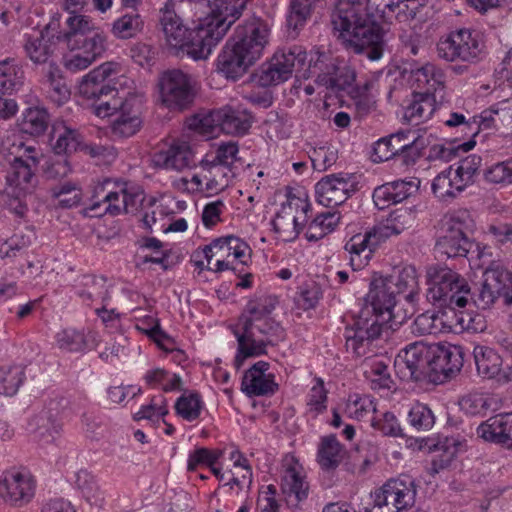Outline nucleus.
I'll use <instances>...</instances> for the list:
<instances>
[{
	"label": "nucleus",
	"instance_id": "36",
	"mask_svg": "<svg viewBox=\"0 0 512 512\" xmlns=\"http://www.w3.org/2000/svg\"><path fill=\"white\" fill-rule=\"evenodd\" d=\"M24 84V71L15 58L0 61V93L11 95L18 92Z\"/></svg>",
	"mask_w": 512,
	"mask_h": 512
},
{
	"label": "nucleus",
	"instance_id": "15",
	"mask_svg": "<svg viewBox=\"0 0 512 512\" xmlns=\"http://www.w3.org/2000/svg\"><path fill=\"white\" fill-rule=\"evenodd\" d=\"M195 79L179 69L163 72L159 78V92L162 104L170 110L183 111L195 98Z\"/></svg>",
	"mask_w": 512,
	"mask_h": 512
},
{
	"label": "nucleus",
	"instance_id": "42",
	"mask_svg": "<svg viewBox=\"0 0 512 512\" xmlns=\"http://www.w3.org/2000/svg\"><path fill=\"white\" fill-rule=\"evenodd\" d=\"M418 88L426 87L424 92L435 95L438 90L444 87L445 75L440 68L433 64H426L413 72Z\"/></svg>",
	"mask_w": 512,
	"mask_h": 512
},
{
	"label": "nucleus",
	"instance_id": "14",
	"mask_svg": "<svg viewBox=\"0 0 512 512\" xmlns=\"http://www.w3.org/2000/svg\"><path fill=\"white\" fill-rule=\"evenodd\" d=\"M497 300L506 307H512V271L500 263H492L483 273V283L473 297L479 309L491 308Z\"/></svg>",
	"mask_w": 512,
	"mask_h": 512
},
{
	"label": "nucleus",
	"instance_id": "17",
	"mask_svg": "<svg viewBox=\"0 0 512 512\" xmlns=\"http://www.w3.org/2000/svg\"><path fill=\"white\" fill-rule=\"evenodd\" d=\"M416 493L414 479L402 474L388 480L375 492L374 503L378 508L388 507L389 511L402 512L414 505Z\"/></svg>",
	"mask_w": 512,
	"mask_h": 512
},
{
	"label": "nucleus",
	"instance_id": "16",
	"mask_svg": "<svg viewBox=\"0 0 512 512\" xmlns=\"http://www.w3.org/2000/svg\"><path fill=\"white\" fill-rule=\"evenodd\" d=\"M341 62L325 52H311L304 77H315L318 85L345 90L352 85V75L343 74Z\"/></svg>",
	"mask_w": 512,
	"mask_h": 512
},
{
	"label": "nucleus",
	"instance_id": "31",
	"mask_svg": "<svg viewBox=\"0 0 512 512\" xmlns=\"http://www.w3.org/2000/svg\"><path fill=\"white\" fill-rule=\"evenodd\" d=\"M216 116L220 119V131L229 135H244L253 123V117L249 112L231 107L217 110Z\"/></svg>",
	"mask_w": 512,
	"mask_h": 512
},
{
	"label": "nucleus",
	"instance_id": "1",
	"mask_svg": "<svg viewBox=\"0 0 512 512\" xmlns=\"http://www.w3.org/2000/svg\"><path fill=\"white\" fill-rule=\"evenodd\" d=\"M209 13L189 30L176 12L165 7L160 22L166 42L174 54L193 60L208 58L231 25L242 15L245 0H206Z\"/></svg>",
	"mask_w": 512,
	"mask_h": 512
},
{
	"label": "nucleus",
	"instance_id": "48",
	"mask_svg": "<svg viewBox=\"0 0 512 512\" xmlns=\"http://www.w3.org/2000/svg\"><path fill=\"white\" fill-rule=\"evenodd\" d=\"M444 314L427 311L416 317L413 323L412 331L417 335H437L443 332L446 326L443 320Z\"/></svg>",
	"mask_w": 512,
	"mask_h": 512
},
{
	"label": "nucleus",
	"instance_id": "19",
	"mask_svg": "<svg viewBox=\"0 0 512 512\" xmlns=\"http://www.w3.org/2000/svg\"><path fill=\"white\" fill-rule=\"evenodd\" d=\"M195 257L203 256L208 264L214 257L227 260H238L240 264L247 265L251 257L250 246L242 239L228 235L214 239L206 245L201 252H196Z\"/></svg>",
	"mask_w": 512,
	"mask_h": 512
},
{
	"label": "nucleus",
	"instance_id": "39",
	"mask_svg": "<svg viewBox=\"0 0 512 512\" xmlns=\"http://www.w3.org/2000/svg\"><path fill=\"white\" fill-rule=\"evenodd\" d=\"M169 410L167 402L162 394L153 396L148 404L142 405L139 411L134 413L135 421H146L151 427L157 428L161 423H165V417Z\"/></svg>",
	"mask_w": 512,
	"mask_h": 512
},
{
	"label": "nucleus",
	"instance_id": "47",
	"mask_svg": "<svg viewBox=\"0 0 512 512\" xmlns=\"http://www.w3.org/2000/svg\"><path fill=\"white\" fill-rule=\"evenodd\" d=\"M50 117L46 109L40 107L28 108L21 122V130L27 134L38 136L48 128Z\"/></svg>",
	"mask_w": 512,
	"mask_h": 512
},
{
	"label": "nucleus",
	"instance_id": "20",
	"mask_svg": "<svg viewBox=\"0 0 512 512\" xmlns=\"http://www.w3.org/2000/svg\"><path fill=\"white\" fill-rule=\"evenodd\" d=\"M35 492V482L28 473L8 471L0 479V496L11 505L22 506Z\"/></svg>",
	"mask_w": 512,
	"mask_h": 512
},
{
	"label": "nucleus",
	"instance_id": "2",
	"mask_svg": "<svg viewBox=\"0 0 512 512\" xmlns=\"http://www.w3.org/2000/svg\"><path fill=\"white\" fill-rule=\"evenodd\" d=\"M398 295L389 278L374 277L369 292L359 302V310L354 314V353L360 355L358 343L377 339L384 327L402 324L414 311L398 306Z\"/></svg>",
	"mask_w": 512,
	"mask_h": 512
},
{
	"label": "nucleus",
	"instance_id": "10",
	"mask_svg": "<svg viewBox=\"0 0 512 512\" xmlns=\"http://www.w3.org/2000/svg\"><path fill=\"white\" fill-rule=\"evenodd\" d=\"M437 52L446 61L470 64L482 61L487 55L483 34L468 28L452 31L447 38L440 40Z\"/></svg>",
	"mask_w": 512,
	"mask_h": 512
},
{
	"label": "nucleus",
	"instance_id": "30",
	"mask_svg": "<svg viewBox=\"0 0 512 512\" xmlns=\"http://www.w3.org/2000/svg\"><path fill=\"white\" fill-rule=\"evenodd\" d=\"M334 34L346 48L352 47V0H336L332 14Z\"/></svg>",
	"mask_w": 512,
	"mask_h": 512
},
{
	"label": "nucleus",
	"instance_id": "35",
	"mask_svg": "<svg viewBox=\"0 0 512 512\" xmlns=\"http://www.w3.org/2000/svg\"><path fill=\"white\" fill-rule=\"evenodd\" d=\"M50 141L55 154L68 155L80 147L82 137L76 129L61 123L53 125Z\"/></svg>",
	"mask_w": 512,
	"mask_h": 512
},
{
	"label": "nucleus",
	"instance_id": "21",
	"mask_svg": "<svg viewBox=\"0 0 512 512\" xmlns=\"http://www.w3.org/2000/svg\"><path fill=\"white\" fill-rule=\"evenodd\" d=\"M350 175L331 174L323 177L315 185L316 201L327 207L334 208L343 204L349 197L352 190Z\"/></svg>",
	"mask_w": 512,
	"mask_h": 512
},
{
	"label": "nucleus",
	"instance_id": "7",
	"mask_svg": "<svg viewBox=\"0 0 512 512\" xmlns=\"http://www.w3.org/2000/svg\"><path fill=\"white\" fill-rule=\"evenodd\" d=\"M415 214L409 208H399L392 211L386 222L364 234H354V271L368 265L373 252L382 238L399 235L412 226Z\"/></svg>",
	"mask_w": 512,
	"mask_h": 512
},
{
	"label": "nucleus",
	"instance_id": "28",
	"mask_svg": "<svg viewBox=\"0 0 512 512\" xmlns=\"http://www.w3.org/2000/svg\"><path fill=\"white\" fill-rule=\"evenodd\" d=\"M403 109V120L418 125L430 119L435 112V95L429 92H414Z\"/></svg>",
	"mask_w": 512,
	"mask_h": 512
},
{
	"label": "nucleus",
	"instance_id": "3",
	"mask_svg": "<svg viewBox=\"0 0 512 512\" xmlns=\"http://www.w3.org/2000/svg\"><path fill=\"white\" fill-rule=\"evenodd\" d=\"M277 303L276 296L266 294L255 296L247 302L232 327L238 343L236 362L264 355L268 346L285 339L284 328L270 317Z\"/></svg>",
	"mask_w": 512,
	"mask_h": 512
},
{
	"label": "nucleus",
	"instance_id": "56",
	"mask_svg": "<svg viewBox=\"0 0 512 512\" xmlns=\"http://www.w3.org/2000/svg\"><path fill=\"white\" fill-rule=\"evenodd\" d=\"M51 194L62 208H72L81 200L80 190L72 182L60 183L51 188Z\"/></svg>",
	"mask_w": 512,
	"mask_h": 512
},
{
	"label": "nucleus",
	"instance_id": "12",
	"mask_svg": "<svg viewBox=\"0 0 512 512\" xmlns=\"http://www.w3.org/2000/svg\"><path fill=\"white\" fill-rule=\"evenodd\" d=\"M306 60L305 49L293 45L276 52L269 62L262 64L252 75L253 81L261 87L278 85L290 79L294 71L304 69Z\"/></svg>",
	"mask_w": 512,
	"mask_h": 512
},
{
	"label": "nucleus",
	"instance_id": "6",
	"mask_svg": "<svg viewBox=\"0 0 512 512\" xmlns=\"http://www.w3.org/2000/svg\"><path fill=\"white\" fill-rule=\"evenodd\" d=\"M427 299L440 305L463 308L471 296V289L461 275L442 265H432L427 269Z\"/></svg>",
	"mask_w": 512,
	"mask_h": 512
},
{
	"label": "nucleus",
	"instance_id": "33",
	"mask_svg": "<svg viewBox=\"0 0 512 512\" xmlns=\"http://www.w3.org/2000/svg\"><path fill=\"white\" fill-rule=\"evenodd\" d=\"M432 192L441 201L449 202L455 199L466 186L454 172V166L439 173L432 182Z\"/></svg>",
	"mask_w": 512,
	"mask_h": 512
},
{
	"label": "nucleus",
	"instance_id": "55",
	"mask_svg": "<svg viewBox=\"0 0 512 512\" xmlns=\"http://www.w3.org/2000/svg\"><path fill=\"white\" fill-rule=\"evenodd\" d=\"M67 30L64 33V38L67 43H71L75 39L82 38L83 36L93 33L92 21L84 15L71 14L66 20Z\"/></svg>",
	"mask_w": 512,
	"mask_h": 512
},
{
	"label": "nucleus",
	"instance_id": "23",
	"mask_svg": "<svg viewBox=\"0 0 512 512\" xmlns=\"http://www.w3.org/2000/svg\"><path fill=\"white\" fill-rule=\"evenodd\" d=\"M473 356L477 372L484 379L505 380L508 383H512V367L502 371V359L494 349L484 345H477L474 347Z\"/></svg>",
	"mask_w": 512,
	"mask_h": 512
},
{
	"label": "nucleus",
	"instance_id": "18",
	"mask_svg": "<svg viewBox=\"0 0 512 512\" xmlns=\"http://www.w3.org/2000/svg\"><path fill=\"white\" fill-rule=\"evenodd\" d=\"M119 73V64L105 62L85 75L79 84V93L96 101L99 98H108L116 92V88L110 86L111 81Z\"/></svg>",
	"mask_w": 512,
	"mask_h": 512
},
{
	"label": "nucleus",
	"instance_id": "24",
	"mask_svg": "<svg viewBox=\"0 0 512 512\" xmlns=\"http://www.w3.org/2000/svg\"><path fill=\"white\" fill-rule=\"evenodd\" d=\"M194 153L186 141H174L167 149L160 150L153 155L156 167L182 171L193 163Z\"/></svg>",
	"mask_w": 512,
	"mask_h": 512
},
{
	"label": "nucleus",
	"instance_id": "41",
	"mask_svg": "<svg viewBox=\"0 0 512 512\" xmlns=\"http://www.w3.org/2000/svg\"><path fill=\"white\" fill-rule=\"evenodd\" d=\"M47 76V95L52 102L61 106L70 99V90L61 75V70L52 62L49 64Z\"/></svg>",
	"mask_w": 512,
	"mask_h": 512
},
{
	"label": "nucleus",
	"instance_id": "54",
	"mask_svg": "<svg viewBox=\"0 0 512 512\" xmlns=\"http://www.w3.org/2000/svg\"><path fill=\"white\" fill-rule=\"evenodd\" d=\"M75 484L90 504L98 505L103 500L95 477L87 470H80L76 474Z\"/></svg>",
	"mask_w": 512,
	"mask_h": 512
},
{
	"label": "nucleus",
	"instance_id": "25",
	"mask_svg": "<svg viewBox=\"0 0 512 512\" xmlns=\"http://www.w3.org/2000/svg\"><path fill=\"white\" fill-rule=\"evenodd\" d=\"M477 434L485 441L512 448V413L489 418L478 426Z\"/></svg>",
	"mask_w": 512,
	"mask_h": 512
},
{
	"label": "nucleus",
	"instance_id": "5",
	"mask_svg": "<svg viewBox=\"0 0 512 512\" xmlns=\"http://www.w3.org/2000/svg\"><path fill=\"white\" fill-rule=\"evenodd\" d=\"M269 34L268 25L260 19L238 25L217 57L216 71L228 80L241 78L261 57Z\"/></svg>",
	"mask_w": 512,
	"mask_h": 512
},
{
	"label": "nucleus",
	"instance_id": "51",
	"mask_svg": "<svg viewBox=\"0 0 512 512\" xmlns=\"http://www.w3.org/2000/svg\"><path fill=\"white\" fill-rule=\"evenodd\" d=\"M335 214L330 212L317 215L307 226L305 237L310 242H316L324 238L334 230L336 224Z\"/></svg>",
	"mask_w": 512,
	"mask_h": 512
},
{
	"label": "nucleus",
	"instance_id": "50",
	"mask_svg": "<svg viewBox=\"0 0 512 512\" xmlns=\"http://www.w3.org/2000/svg\"><path fill=\"white\" fill-rule=\"evenodd\" d=\"M202 405L201 397L197 392H185L177 399L175 409L183 419L194 421L200 416Z\"/></svg>",
	"mask_w": 512,
	"mask_h": 512
},
{
	"label": "nucleus",
	"instance_id": "26",
	"mask_svg": "<svg viewBox=\"0 0 512 512\" xmlns=\"http://www.w3.org/2000/svg\"><path fill=\"white\" fill-rule=\"evenodd\" d=\"M141 99L135 95L126 98L124 109L112 124L113 134L128 138L136 134L142 125L140 117Z\"/></svg>",
	"mask_w": 512,
	"mask_h": 512
},
{
	"label": "nucleus",
	"instance_id": "45",
	"mask_svg": "<svg viewBox=\"0 0 512 512\" xmlns=\"http://www.w3.org/2000/svg\"><path fill=\"white\" fill-rule=\"evenodd\" d=\"M282 490L288 497L294 496L297 501H302L308 496L309 485L295 466H289L282 479Z\"/></svg>",
	"mask_w": 512,
	"mask_h": 512
},
{
	"label": "nucleus",
	"instance_id": "64",
	"mask_svg": "<svg viewBox=\"0 0 512 512\" xmlns=\"http://www.w3.org/2000/svg\"><path fill=\"white\" fill-rule=\"evenodd\" d=\"M481 165V157L477 155H470L462 159L456 167L454 172L458 175L463 184L468 187L474 182V176Z\"/></svg>",
	"mask_w": 512,
	"mask_h": 512
},
{
	"label": "nucleus",
	"instance_id": "57",
	"mask_svg": "<svg viewBox=\"0 0 512 512\" xmlns=\"http://www.w3.org/2000/svg\"><path fill=\"white\" fill-rule=\"evenodd\" d=\"M359 368L365 381H370L372 384H386L390 379L388 366L377 359L367 358Z\"/></svg>",
	"mask_w": 512,
	"mask_h": 512
},
{
	"label": "nucleus",
	"instance_id": "59",
	"mask_svg": "<svg viewBox=\"0 0 512 512\" xmlns=\"http://www.w3.org/2000/svg\"><path fill=\"white\" fill-rule=\"evenodd\" d=\"M269 363L258 361L250 369H248L241 384H276L275 375L269 372Z\"/></svg>",
	"mask_w": 512,
	"mask_h": 512
},
{
	"label": "nucleus",
	"instance_id": "8",
	"mask_svg": "<svg viewBox=\"0 0 512 512\" xmlns=\"http://www.w3.org/2000/svg\"><path fill=\"white\" fill-rule=\"evenodd\" d=\"M436 351L421 341L407 345L395 358L394 367L399 379L404 382H426L441 384L435 371Z\"/></svg>",
	"mask_w": 512,
	"mask_h": 512
},
{
	"label": "nucleus",
	"instance_id": "61",
	"mask_svg": "<svg viewBox=\"0 0 512 512\" xmlns=\"http://www.w3.org/2000/svg\"><path fill=\"white\" fill-rule=\"evenodd\" d=\"M126 99L118 96V91L110 94L108 98H99L93 102L92 107L94 113L100 118L109 117L116 112H120L124 109Z\"/></svg>",
	"mask_w": 512,
	"mask_h": 512
},
{
	"label": "nucleus",
	"instance_id": "4",
	"mask_svg": "<svg viewBox=\"0 0 512 512\" xmlns=\"http://www.w3.org/2000/svg\"><path fill=\"white\" fill-rule=\"evenodd\" d=\"M1 152L13 156V159L6 174L5 189L0 193V204L18 217H24L28 211L25 199L38 183L35 174L39 165L36 149L26 145L19 137H7L2 142Z\"/></svg>",
	"mask_w": 512,
	"mask_h": 512
},
{
	"label": "nucleus",
	"instance_id": "44",
	"mask_svg": "<svg viewBox=\"0 0 512 512\" xmlns=\"http://www.w3.org/2000/svg\"><path fill=\"white\" fill-rule=\"evenodd\" d=\"M105 43L106 38L102 34L93 32L82 38L75 39L71 43H68V46L71 50H78L93 61H96L106 50Z\"/></svg>",
	"mask_w": 512,
	"mask_h": 512
},
{
	"label": "nucleus",
	"instance_id": "11",
	"mask_svg": "<svg viewBox=\"0 0 512 512\" xmlns=\"http://www.w3.org/2000/svg\"><path fill=\"white\" fill-rule=\"evenodd\" d=\"M475 222L467 210H457L447 216L443 234L436 242L438 253L448 258L466 257L473 246L470 234Z\"/></svg>",
	"mask_w": 512,
	"mask_h": 512
},
{
	"label": "nucleus",
	"instance_id": "38",
	"mask_svg": "<svg viewBox=\"0 0 512 512\" xmlns=\"http://www.w3.org/2000/svg\"><path fill=\"white\" fill-rule=\"evenodd\" d=\"M376 84L374 78L358 81L354 75V108L358 117L367 115L374 108Z\"/></svg>",
	"mask_w": 512,
	"mask_h": 512
},
{
	"label": "nucleus",
	"instance_id": "27",
	"mask_svg": "<svg viewBox=\"0 0 512 512\" xmlns=\"http://www.w3.org/2000/svg\"><path fill=\"white\" fill-rule=\"evenodd\" d=\"M56 406V403L51 402L48 408L43 409L28 422V431L45 443L53 442L61 430Z\"/></svg>",
	"mask_w": 512,
	"mask_h": 512
},
{
	"label": "nucleus",
	"instance_id": "32",
	"mask_svg": "<svg viewBox=\"0 0 512 512\" xmlns=\"http://www.w3.org/2000/svg\"><path fill=\"white\" fill-rule=\"evenodd\" d=\"M386 278H389V284L392 285L398 296L404 295L405 300L409 303V309L413 310L415 298L419 292L416 268L411 265L405 266L398 271L397 275H390Z\"/></svg>",
	"mask_w": 512,
	"mask_h": 512
},
{
	"label": "nucleus",
	"instance_id": "22",
	"mask_svg": "<svg viewBox=\"0 0 512 512\" xmlns=\"http://www.w3.org/2000/svg\"><path fill=\"white\" fill-rule=\"evenodd\" d=\"M420 180L411 178L410 180H395L380 185L374 189L373 202L380 209H386L391 205L398 204L419 189Z\"/></svg>",
	"mask_w": 512,
	"mask_h": 512
},
{
	"label": "nucleus",
	"instance_id": "58",
	"mask_svg": "<svg viewBox=\"0 0 512 512\" xmlns=\"http://www.w3.org/2000/svg\"><path fill=\"white\" fill-rule=\"evenodd\" d=\"M222 452L219 450H210L205 447H198L189 454L187 461V470L196 471L199 466L215 465L218 459L221 457Z\"/></svg>",
	"mask_w": 512,
	"mask_h": 512
},
{
	"label": "nucleus",
	"instance_id": "29",
	"mask_svg": "<svg viewBox=\"0 0 512 512\" xmlns=\"http://www.w3.org/2000/svg\"><path fill=\"white\" fill-rule=\"evenodd\" d=\"M346 454L345 447L338 441L336 435H325L318 443L316 462L323 471H334Z\"/></svg>",
	"mask_w": 512,
	"mask_h": 512
},
{
	"label": "nucleus",
	"instance_id": "13",
	"mask_svg": "<svg viewBox=\"0 0 512 512\" xmlns=\"http://www.w3.org/2000/svg\"><path fill=\"white\" fill-rule=\"evenodd\" d=\"M427 144L424 136H415L410 130L398 131L375 143L374 161L384 162L396 157L405 165L414 164Z\"/></svg>",
	"mask_w": 512,
	"mask_h": 512
},
{
	"label": "nucleus",
	"instance_id": "37",
	"mask_svg": "<svg viewBox=\"0 0 512 512\" xmlns=\"http://www.w3.org/2000/svg\"><path fill=\"white\" fill-rule=\"evenodd\" d=\"M462 366L463 358L458 348L454 347L439 353L436 352L434 367L441 384L451 381L460 372Z\"/></svg>",
	"mask_w": 512,
	"mask_h": 512
},
{
	"label": "nucleus",
	"instance_id": "63",
	"mask_svg": "<svg viewBox=\"0 0 512 512\" xmlns=\"http://www.w3.org/2000/svg\"><path fill=\"white\" fill-rule=\"evenodd\" d=\"M121 192V204L105 206V212L111 215H119L121 212L132 213L138 209L139 204L144 199L142 193H130L126 189H121Z\"/></svg>",
	"mask_w": 512,
	"mask_h": 512
},
{
	"label": "nucleus",
	"instance_id": "49",
	"mask_svg": "<svg viewBox=\"0 0 512 512\" xmlns=\"http://www.w3.org/2000/svg\"><path fill=\"white\" fill-rule=\"evenodd\" d=\"M318 0H290L287 26L294 31L301 29L310 18Z\"/></svg>",
	"mask_w": 512,
	"mask_h": 512
},
{
	"label": "nucleus",
	"instance_id": "62",
	"mask_svg": "<svg viewBox=\"0 0 512 512\" xmlns=\"http://www.w3.org/2000/svg\"><path fill=\"white\" fill-rule=\"evenodd\" d=\"M484 177L487 182L492 184H510L512 182V159L488 167Z\"/></svg>",
	"mask_w": 512,
	"mask_h": 512
},
{
	"label": "nucleus",
	"instance_id": "52",
	"mask_svg": "<svg viewBox=\"0 0 512 512\" xmlns=\"http://www.w3.org/2000/svg\"><path fill=\"white\" fill-rule=\"evenodd\" d=\"M57 346L65 351L80 352L87 347V338L84 331L67 328L56 334Z\"/></svg>",
	"mask_w": 512,
	"mask_h": 512
},
{
	"label": "nucleus",
	"instance_id": "34",
	"mask_svg": "<svg viewBox=\"0 0 512 512\" xmlns=\"http://www.w3.org/2000/svg\"><path fill=\"white\" fill-rule=\"evenodd\" d=\"M461 443L454 437H442L428 446L437 453L431 463L430 474L434 475L447 468L456 457Z\"/></svg>",
	"mask_w": 512,
	"mask_h": 512
},
{
	"label": "nucleus",
	"instance_id": "60",
	"mask_svg": "<svg viewBox=\"0 0 512 512\" xmlns=\"http://www.w3.org/2000/svg\"><path fill=\"white\" fill-rule=\"evenodd\" d=\"M410 424L417 430H429L435 423L431 409L422 403H416L408 414Z\"/></svg>",
	"mask_w": 512,
	"mask_h": 512
},
{
	"label": "nucleus",
	"instance_id": "9",
	"mask_svg": "<svg viewBox=\"0 0 512 512\" xmlns=\"http://www.w3.org/2000/svg\"><path fill=\"white\" fill-rule=\"evenodd\" d=\"M370 0H354V53L372 61L383 55V29Z\"/></svg>",
	"mask_w": 512,
	"mask_h": 512
},
{
	"label": "nucleus",
	"instance_id": "43",
	"mask_svg": "<svg viewBox=\"0 0 512 512\" xmlns=\"http://www.w3.org/2000/svg\"><path fill=\"white\" fill-rule=\"evenodd\" d=\"M144 27V21L140 14L131 12L122 15L112 23L111 32L121 40H127L136 37Z\"/></svg>",
	"mask_w": 512,
	"mask_h": 512
},
{
	"label": "nucleus",
	"instance_id": "40",
	"mask_svg": "<svg viewBox=\"0 0 512 512\" xmlns=\"http://www.w3.org/2000/svg\"><path fill=\"white\" fill-rule=\"evenodd\" d=\"M55 43L46 38L43 32L26 36L24 49L27 56L36 64L48 62L53 55Z\"/></svg>",
	"mask_w": 512,
	"mask_h": 512
},
{
	"label": "nucleus",
	"instance_id": "46",
	"mask_svg": "<svg viewBox=\"0 0 512 512\" xmlns=\"http://www.w3.org/2000/svg\"><path fill=\"white\" fill-rule=\"evenodd\" d=\"M459 405L470 414H485L499 408V399L483 393H471L460 399Z\"/></svg>",
	"mask_w": 512,
	"mask_h": 512
},
{
	"label": "nucleus",
	"instance_id": "53",
	"mask_svg": "<svg viewBox=\"0 0 512 512\" xmlns=\"http://www.w3.org/2000/svg\"><path fill=\"white\" fill-rule=\"evenodd\" d=\"M216 114L217 110L196 114L188 120V127L200 134L212 137L220 131V119Z\"/></svg>",
	"mask_w": 512,
	"mask_h": 512
}]
</instances>
